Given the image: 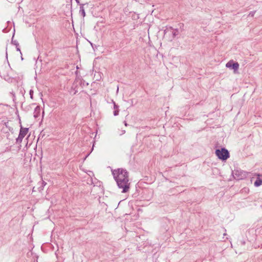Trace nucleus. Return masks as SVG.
<instances>
[{
	"mask_svg": "<svg viewBox=\"0 0 262 262\" xmlns=\"http://www.w3.org/2000/svg\"><path fill=\"white\" fill-rule=\"evenodd\" d=\"M232 174L234 179L237 180H242L246 177V172L241 170L235 169L232 172Z\"/></svg>",
	"mask_w": 262,
	"mask_h": 262,
	"instance_id": "4",
	"label": "nucleus"
},
{
	"mask_svg": "<svg viewBox=\"0 0 262 262\" xmlns=\"http://www.w3.org/2000/svg\"><path fill=\"white\" fill-rule=\"evenodd\" d=\"M46 185V183L45 181H41L40 182V186L38 187V190L39 191L43 190L44 186Z\"/></svg>",
	"mask_w": 262,
	"mask_h": 262,
	"instance_id": "11",
	"label": "nucleus"
},
{
	"mask_svg": "<svg viewBox=\"0 0 262 262\" xmlns=\"http://www.w3.org/2000/svg\"><path fill=\"white\" fill-rule=\"evenodd\" d=\"M33 91L32 90H30L29 92V94L30 96V98L32 99L33 98Z\"/></svg>",
	"mask_w": 262,
	"mask_h": 262,
	"instance_id": "12",
	"label": "nucleus"
},
{
	"mask_svg": "<svg viewBox=\"0 0 262 262\" xmlns=\"http://www.w3.org/2000/svg\"><path fill=\"white\" fill-rule=\"evenodd\" d=\"M215 154L219 159L223 161L226 160L230 157L228 150L225 148L216 149Z\"/></svg>",
	"mask_w": 262,
	"mask_h": 262,
	"instance_id": "2",
	"label": "nucleus"
},
{
	"mask_svg": "<svg viewBox=\"0 0 262 262\" xmlns=\"http://www.w3.org/2000/svg\"><path fill=\"white\" fill-rule=\"evenodd\" d=\"M226 67L227 68H232L234 70V72H236L238 69L239 64L237 62H234L233 61H229L226 63Z\"/></svg>",
	"mask_w": 262,
	"mask_h": 262,
	"instance_id": "6",
	"label": "nucleus"
},
{
	"mask_svg": "<svg viewBox=\"0 0 262 262\" xmlns=\"http://www.w3.org/2000/svg\"><path fill=\"white\" fill-rule=\"evenodd\" d=\"M40 107L39 106H37L35 110H34V117L35 118H38L39 115H40Z\"/></svg>",
	"mask_w": 262,
	"mask_h": 262,
	"instance_id": "7",
	"label": "nucleus"
},
{
	"mask_svg": "<svg viewBox=\"0 0 262 262\" xmlns=\"http://www.w3.org/2000/svg\"><path fill=\"white\" fill-rule=\"evenodd\" d=\"M80 10L79 13L83 17L85 16V12L84 9V4H80Z\"/></svg>",
	"mask_w": 262,
	"mask_h": 262,
	"instance_id": "8",
	"label": "nucleus"
},
{
	"mask_svg": "<svg viewBox=\"0 0 262 262\" xmlns=\"http://www.w3.org/2000/svg\"><path fill=\"white\" fill-rule=\"evenodd\" d=\"M167 33H171L172 35V38L178 36L179 34V31L178 29H173L171 27H166V29L164 30L165 35Z\"/></svg>",
	"mask_w": 262,
	"mask_h": 262,
	"instance_id": "5",
	"label": "nucleus"
},
{
	"mask_svg": "<svg viewBox=\"0 0 262 262\" xmlns=\"http://www.w3.org/2000/svg\"><path fill=\"white\" fill-rule=\"evenodd\" d=\"M20 55H21V59L23 60V57L22 53H21V52H20Z\"/></svg>",
	"mask_w": 262,
	"mask_h": 262,
	"instance_id": "19",
	"label": "nucleus"
},
{
	"mask_svg": "<svg viewBox=\"0 0 262 262\" xmlns=\"http://www.w3.org/2000/svg\"><path fill=\"white\" fill-rule=\"evenodd\" d=\"M125 130H122V133H121V134H120V135H123V134H125Z\"/></svg>",
	"mask_w": 262,
	"mask_h": 262,
	"instance_id": "16",
	"label": "nucleus"
},
{
	"mask_svg": "<svg viewBox=\"0 0 262 262\" xmlns=\"http://www.w3.org/2000/svg\"><path fill=\"white\" fill-rule=\"evenodd\" d=\"M119 110H115L114 111V116H117L119 114Z\"/></svg>",
	"mask_w": 262,
	"mask_h": 262,
	"instance_id": "13",
	"label": "nucleus"
},
{
	"mask_svg": "<svg viewBox=\"0 0 262 262\" xmlns=\"http://www.w3.org/2000/svg\"><path fill=\"white\" fill-rule=\"evenodd\" d=\"M11 42H12V43L13 45L15 46V47L16 48V50L17 51H19V52H20V48L19 47V43L18 42V41L16 40H13V38H12Z\"/></svg>",
	"mask_w": 262,
	"mask_h": 262,
	"instance_id": "10",
	"label": "nucleus"
},
{
	"mask_svg": "<svg viewBox=\"0 0 262 262\" xmlns=\"http://www.w3.org/2000/svg\"><path fill=\"white\" fill-rule=\"evenodd\" d=\"M113 103L114 110H119V106L117 104H116L115 102H113Z\"/></svg>",
	"mask_w": 262,
	"mask_h": 262,
	"instance_id": "14",
	"label": "nucleus"
},
{
	"mask_svg": "<svg viewBox=\"0 0 262 262\" xmlns=\"http://www.w3.org/2000/svg\"><path fill=\"white\" fill-rule=\"evenodd\" d=\"M255 13L254 11L250 12L249 15H251V16H253Z\"/></svg>",
	"mask_w": 262,
	"mask_h": 262,
	"instance_id": "15",
	"label": "nucleus"
},
{
	"mask_svg": "<svg viewBox=\"0 0 262 262\" xmlns=\"http://www.w3.org/2000/svg\"><path fill=\"white\" fill-rule=\"evenodd\" d=\"M75 1H76V3H77L78 4H80V2H79V1H80V0H75Z\"/></svg>",
	"mask_w": 262,
	"mask_h": 262,
	"instance_id": "18",
	"label": "nucleus"
},
{
	"mask_svg": "<svg viewBox=\"0 0 262 262\" xmlns=\"http://www.w3.org/2000/svg\"><path fill=\"white\" fill-rule=\"evenodd\" d=\"M254 185L255 187H258L262 185V179L257 178L254 182Z\"/></svg>",
	"mask_w": 262,
	"mask_h": 262,
	"instance_id": "9",
	"label": "nucleus"
},
{
	"mask_svg": "<svg viewBox=\"0 0 262 262\" xmlns=\"http://www.w3.org/2000/svg\"><path fill=\"white\" fill-rule=\"evenodd\" d=\"M112 174L118 187L122 189V192H127L130 187L129 174L127 171L123 168H118L113 170Z\"/></svg>",
	"mask_w": 262,
	"mask_h": 262,
	"instance_id": "1",
	"label": "nucleus"
},
{
	"mask_svg": "<svg viewBox=\"0 0 262 262\" xmlns=\"http://www.w3.org/2000/svg\"><path fill=\"white\" fill-rule=\"evenodd\" d=\"M124 125H125L126 126H127L128 125V124L126 123V122L125 121L124 122Z\"/></svg>",
	"mask_w": 262,
	"mask_h": 262,
	"instance_id": "17",
	"label": "nucleus"
},
{
	"mask_svg": "<svg viewBox=\"0 0 262 262\" xmlns=\"http://www.w3.org/2000/svg\"><path fill=\"white\" fill-rule=\"evenodd\" d=\"M28 128H24L21 126L18 137L16 139V143H20L22 142L23 138L28 133Z\"/></svg>",
	"mask_w": 262,
	"mask_h": 262,
	"instance_id": "3",
	"label": "nucleus"
}]
</instances>
